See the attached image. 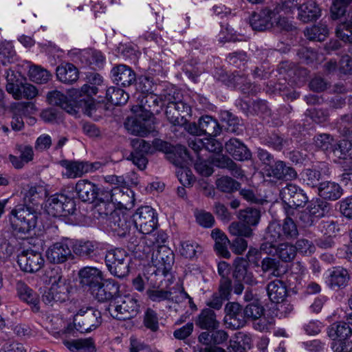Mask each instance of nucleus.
Returning a JSON list of instances; mask_svg holds the SVG:
<instances>
[{"label": "nucleus", "instance_id": "nucleus-1", "mask_svg": "<svg viewBox=\"0 0 352 352\" xmlns=\"http://www.w3.org/2000/svg\"><path fill=\"white\" fill-rule=\"evenodd\" d=\"M250 24L254 30L264 31L272 29L275 33L292 29V24L288 19L276 16V13L268 8L254 12L250 19Z\"/></svg>", "mask_w": 352, "mask_h": 352}, {"label": "nucleus", "instance_id": "nucleus-2", "mask_svg": "<svg viewBox=\"0 0 352 352\" xmlns=\"http://www.w3.org/2000/svg\"><path fill=\"white\" fill-rule=\"evenodd\" d=\"M280 196L283 201V212L286 216L284 220H292L298 212V208L304 207L309 200L304 190L293 184L283 188Z\"/></svg>", "mask_w": 352, "mask_h": 352}, {"label": "nucleus", "instance_id": "nucleus-3", "mask_svg": "<svg viewBox=\"0 0 352 352\" xmlns=\"http://www.w3.org/2000/svg\"><path fill=\"white\" fill-rule=\"evenodd\" d=\"M131 144L133 148H140L144 153H153L154 150L164 152L167 158L175 165H179L181 163L180 160L177 157L182 160L187 155V150L185 146L181 145L173 146L168 142L159 139L155 140L152 146L141 139L133 140Z\"/></svg>", "mask_w": 352, "mask_h": 352}, {"label": "nucleus", "instance_id": "nucleus-4", "mask_svg": "<svg viewBox=\"0 0 352 352\" xmlns=\"http://www.w3.org/2000/svg\"><path fill=\"white\" fill-rule=\"evenodd\" d=\"M142 104L135 105L131 111L135 114L134 117L126 119L124 126L127 131L132 135L137 136H146L154 129V122L153 113L146 110Z\"/></svg>", "mask_w": 352, "mask_h": 352}, {"label": "nucleus", "instance_id": "nucleus-5", "mask_svg": "<svg viewBox=\"0 0 352 352\" xmlns=\"http://www.w3.org/2000/svg\"><path fill=\"white\" fill-rule=\"evenodd\" d=\"M139 310L138 300L130 295H118L105 308L111 317L118 320L131 319L138 314Z\"/></svg>", "mask_w": 352, "mask_h": 352}, {"label": "nucleus", "instance_id": "nucleus-6", "mask_svg": "<svg viewBox=\"0 0 352 352\" xmlns=\"http://www.w3.org/2000/svg\"><path fill=\"white\" fill-rule=\"evenodd\" d=\"M75 211L74 200L63 193L52 195L45 202L43 212L50 217H66Z\"/></svg>", "mask_w": 352, "mask_h": 352}, {"label": "nucleus", "instance_id": "nucleus-7", "mask_svg": "<svg viewBox=\"0 0 352 352\" xmlns=\"http://www.w3.org/2000/svg\"><path fill=\"white\" fill-rule=\"evenodd\" d=\"M327 333L333 340L331 348L335 352L348 351L352 348V341L349 340L352 329L347 322H335L327 327Z\"/></svg>", "mask_w": 352, "mask_h": 352}, {"label": "nucleus", "instance_id": "nucleus-8", "mask_svg": "<svg viewBox=\"0 0 352 352\" xmlns=\"http://www.w3.org/2000/svg\"><path fill=\"white\" fill-rule=\"evenodd\" d=\"M131 259L123 249L116 248L108 251L105 256V263L112 275L119 278L128 276Z\"/></svg>", "mask_w": 352, "mask_h": 352}, {"label": "nucleus", "instance_id": "nucleus-9", "mask_svg": "<svg viewBox=\"0 0 352 352\" xmlns=\"http://www.w3.org/2000/svg\"><path fill=\"white\" fill-rule=\"evenodd\" d=\"M249 266L248 261L242 257L236 258L233 262L232 276L234 280V284L232 289L235 294L240 295L242 294L244 289L243 283L250 285L257 284V280L253 273L249 270Z\"/></svg>", "mask_w": 352, "mask_h": 352}, {"label": "nucleus", "instance_id": "nucleus-10", "mask_svg": "<svg viewBox=\"0 0 352 352\" xmlns=\"http://www.w3.org/2000/svg\"><path fill=\"white\" fill-rule=\"evenodd\" d=\"M73 322L79 332H91L101 324V312L91 307H83L74 315Z\"/></svg>", "mask_w": 352, "mask_h": 352}, {"label": "nucleus", "instance_id": "nucleus-11", "mask_svg": "<svg viewBox=\"0 0 352 352\" xmlns=\"http://www.w3.org/2000/svg\"><path fill=\"white\" fill-rule=\"evenodd\" d=\"M17 263L22 271L35 273L44 266L45 259L41 252L28 249L17 255Z\"/></svg>", "mask_w": 352, "mask_h": 352}, {"label": "nucleus", "instance_id": "nucleus-12", "mask_svg": "<svg viewBox=\"0 0 352 352\" xmlns=\"http://www.w3.org/2000/svg\"><path fill=\"white\" fill-rule=\"evenodd\" d=\"M60 166L65 169L63 175L67 178L74 179L83 175L92 173L100 167L99 162L89 163L84 161H72L64 160L60 162Z\"/></svg>", "mask_w": 352, "mask_h": 352}, {"label": "nucleus", "instance_id": "nucleus-13", "mask_svg": "<svg viewBox=\"0 0 352 352\" xmlns=\"http://www.w3.org/2000/svg\"><path fill=\"white\" fill-rule=\"evenodd\" d=\"M111 182L118 186L111 190L110 197L117 203L125 214L127 205L133 204L135 201L134 193L131 188L122 185L123 179L122 177L112 176Z\"/></svg>", "mask_w": 352, "mask_h": 352}, {"label": "nucleus", "instance_id": "nucleus-14", "mask_svg": "<svg viewBox=\"0 0 352 352\" xmlns=\"http://www.w3.org/2000/svg\"><path fill=\"white\" fill-rule=\"evenodd\" d=\"M166 100L168 101L166 116L168 120L174 124L180 123V118L183 119L188 116H191L192 109L190 105L182 100H176L174 98L171 99L170 94L165 96Z\"/></svg>", "mask_w": 352, "mask_h": 352}, {"label": "nucleus", "instance_id": "nucleus-15", "mask_svg": "<svg viewBox=\"0 0 352 352\" xmlns=\"http://www.w3.org/2000/svg\"><path fill=\"white\" fill-rule=\"evenodd\" d=\"M270 221L269 223L270 239L272 240L296 238L298 230L295 221Z\"/></svg>", "mask_w": 352, "mask_h": 352}, {"label": "nucleus", "instance_id": "nucleus-16", "mask_svg": "<svg viewBox=\"0 0 352 352\" xmlns=\"http://www.w3.org/2000/svg\"><path fill=\"white\" fill-rule=\"evenodd\" d=\"M151 260L157 271L161 272L164 276H166L174 263V253L168 246L159 245L158 248L153 252Z\"/></svg>", "mask_w": 352, "mask_h": 352}, {"label": "nucleus", "instance_id": "nucleus-17", "mask_svg": "<svg viewBox=\"0 0 352 352\" xmlns=\"http://www.w3.org/2000/svg\"><path fill=\"white\" fill-rule=\"evenodd\" d=\"M70 285L66 282H60L51 287L42 296L43 302L53 306L54 303H63L69 299Z\"/></svg>", "mask_w": 352, "mask_h": 352}, {"label": "nucleus", "instance_id": "nucleus-18", "mask_svg": "<svg viewBox=\"0 0 352 352\" xmlns=\"http://www.w3.org/2000/svg\"><path fill=\"white\" fill-rule=\"evenodd\" d=\"M119 284L113 279H107L91 291L92 294L99 302H109V304L116 297L118 296Z\"/></svg>", "mask_w": 352, "mask_h": 352}, {"label": "nucleus", "instance_id": "nucleus-19", "mask_svg": "<svg viewBox=\"0 0 352 352\" xmlns=\"http://www.w3.org/2000/svg\"><path fill=\"white\" fill-rule=\"evenodd\" d=\"M78 276L81 286L91 292L95 289L103 279L102 272L99 269L88 266L79 270Z\"/></svg>", "mask_w": 352, "mask_h": 352}, {"label": "nucleus", "instance_id": "nucleus-20", "mask_svg": "<svg viewBox=\"0 0 352 352\" xmlns=\"http://www.w3.org/2000/svg\"><path fill=\"white\" fill-rule=\"evenodd\" d=\"M47 260L54 264L65 263L72 258V254L69 246L64 241L56 242L50 245L46 251Z\"/></svg>", "mask_w": 352, "mask_h": 352}, {"label": "nucleus", "instance_id": "nucleus-21", "mask_svg": "<svg viewBox=\"0 0 352 352\" xmlns=\"http://www.w3.org/2000/svg\"><path fill=\"white\" fill-rule=\"evenodd\" d=\"M16 295L21 300L30 305L32 311L36 313L40 310L39 297L36 292L25 282L18 280L16 283Z\"/></svg>", "mask_w": 352, "mask_h": 352}, {"label": "nucleus", "instance_id": "nucleus-22", "mask_svg": "<svg viewBox=\"0 0 352 352\" xmlns=\"http://www.w3.org/2000/svg\"><path fill=\"white\" fill-rule=\"evenodd\" d=\"M232 290V287H230L228 280H223L219 284L217 292L213 293L210 298L207 300L208 308L212 310L221 309L223 303L230 300Z\"/></svg>", "mask_w": 352, "mask_h": 352}, {"label": "nucleus", "instance_id": "nucleus-23", "mask_svg": "<svg viewBox=\"0 0 352 352\" xmlns=\"http://www.w3.org/2000/svg\"><path fill=\"white\" fill-rule=\"evenodd\" d=\"M96 210L98 216V219L106 220H121L124 219V213L115 201L111 199L110 201L100 203L96 206Z\"/></svg>", "mask_w": 352, "mask_h": 352}, {"label": "nucleus", "instance_id": "nucleus-24", "mask_svg": "<svg viewBox=\"0 0 352 352\" xmlns=\"http://www.w3.org/2000/svg\"><path fill=\"white\" fill-rule=\"evenodd\" d=\"M135 74L132 69L126 65H118L111 70V80L118 85L127 87L135 80Z\"/></svg>", "mask_w": 352, "mask_h": 352}, {"label": "nucleus", "instance_id": "nucleus-25", "mask_svg": "<svg viewBox=\"0 0 352 352\" xmlns=\"http://www.w3.org/2000/svg\"><path fill=\"white\" fill-rule=\"evenodd\" d=\"M298 19L303 23L316 21L321 16V9L314 0H307L298 5Z\"/></svg>", "mask_w": 352, "mask_h": 352}, {"label": "nucleus", "instance_id": "nucleus-26", "mask_svg": "<svg viewBox=\"0 0 352 352\" xmlns=\"http://www.w3.org/2000/svg\"><path fill=\"white\" fill-rule=\"evenodd\" d=\"M47 100L49 104L60 107L71 115L78 113L76 102L70 100L67 96L59 91H50L47 95Z\"/></svg>", "mask_w": 352, "mask_h": 352}, {"label": "nucleus", "instance_id": "nucleus-27", "mask_svg": "<svg viewBox=\"0 0 352 352\" xmlns=\"http://www.w3.org/2000/svg\"><path fill=\"white\" fill-rule=\"evenodd\" d=\"M194 322L199 329L206 331L217 329L220 325L216 313L210 308L201 309L200 313L195 318Z\"/></svg>", "mask_w": 352, "mask_h": 352}, {"label": "nucleus", "instance_id": "nucleus-28", "mask_svg": "<svg viewBox=\"0 0 352 352\" xmlns=\"http://www.w3.org/2000/svg\"><path fill=\"white\" fill-rule=\"evenodd\" d=\"M225 148L226 151L236 160L245 161L251 157L250 150L238 139H230L226 143Z\"/></svg>", "mask_w": 352, "mask_h": 352}, {"label": "nucleus", "instance_id": "nucleus-29", "mask_svg": "<svg viewBox=\"0 0 352 352\" xmlns=\"http://www.w3.org/2000/svg\"><path fill=\"white\" fill-rule=\"evenodd\" d=\"M318 195L324 199L336 201L343 194V190L336 182L327 181L320 183Z\"/></svg>", "mask_w": 352, "mask_h": 352}, {"label": "nucleus", "instance_id": "nucleus-30", "mask_svg": "<svg viewBox=\"0 0 352 352\" xmlns=\"http://www.w3.org/2000/svg\"><path fill=\"white\" fill-rule=\"evenodd\" d=\"M188 145L196 152L204 148L208 151L214 153L221 151L222 148L221 143L212 138L201 139L195 137L189 141Z\"/></svg>", "mask_w": 352, "mask_h": 352}, {"label": "nucleus", "instance_id": "nucleus-31", "mask_svg": "<svg viewBox=\"0 0 352 352\" xmlns=\"http://www.w3.org/2000/svg\"><path fill=\"white\" fill-rule=\"evenodd\" d=\"M97 190L96 185L87 179L79 180L76 184V193L82 201L94 200L97 197Z\"/></svg>", "mask_w": 352, "mask_h": 352}, {"label": "nucleus", "instance_id": "nucleus-32", "mask_svg": "<svg viewBox=\"0 0 352 352\" xmlns=\"http://www.w3.org/2000/svg\"><path fill=\"white\" fill-rule=\"evenodd\" d=\"M13 234L21 238L25 235L39 234L40 229L36 227V221H11Z\"/></svg>", "mask_w": 352, "mask_h": 352}, {"label": "nucleus", "instance_id": "nucleus-33", "mask_svg": "<svg viewBox=\"0 0 352 352\" xmlns=\"http://www.w3.org/2000/svg\"><path fill=\"white\" fill-rule=\"evenodd\" d=\"M350 278L347 270L343 267H334L330 272L327 282L331 289L345 287Z\"/></svg>", "mask_w": 352, "mask_h": 352}, {"label": "nucleus", "instance_id": "nucleus-34", "mask_svg": "<svg viewBox=\"0 0 352 352\" xmlns=\"http://www.w3.org/2000/svg\"><path fill=\"white\" fill-rule=\"evenodd\" d=\"M266 290L270 300L275 303L283 301L287 295L286 285L280 280H274L269 283Z\"/></svg>", "mask_w": 352, "mask_h": 352}, {"label": "nucleus", "instance_id": "nucleus-35", "mask_svg": "<svg viewBox=\"0 0 352 352\" xmlns=\"http://www.w3.org/2000/svg\"><path fill=\"white\" fill-rule=\"evenodd\" d=\"M41 214L40 209L30 205L25 206L19 204L16 206L10 212V219H16V220H25L30 216L32 217L29 220H36L39 218Z\"/></svg>", "mask_w": 352, "mask_h": 352}, {"label": "nucleus", "instance_id": "nucleus-36", "mask_svg": "<svg viewBox=\"0 0 352 352\" xmlns=\"http://www.w3.org/2000/svg\"><path fill=\"white\" fill-rule=\"evenodd\" d=\"M34 104L30 102H19L14 104L12 107L13 117L11 122V126L13 130L20 131L23 128L24 123L22 116H25L28 108L32 109Z\"/></svg>", "mask_w": 352, "mask_h": 352}, {"label": "nucleus", "instance_id": "nucleus-37", "mask_svg": "<svg viewBox=\"0 0 352 352\" xmlns=\"http://www.w3.org/2000/svg\"><path fill=\"white\" fill-rule=\"evenodd\" d=\"M56 76L64 83H72L78 80V72L73 64L63 63L56 68Z\"/></svg>", "mask_w": 352, "mask_h": 352}, {"label": "nucleus", "instance_id": "nucleus-38", "mask_svg": "<svg viewBox=\"0 0 352 352\" xmlns=\"http://www.w3.org/2000/svg\"><path fill=\"white\" fill-rule=\"evenodd\" d=\"M64 345L72 352H94L96 351L92 338L63 340Z\"/></svg>", "mask_w": 352, "mask_h": 352}, {"label": "nucleus", "instance_id": "nucleus-39", "mask_svg": "<svg viewBox=\"0 0 352 352\" xmlns=\"http://www.w3.org/2000/svg\"><path fill=\"white\" fill-rule=\"evenodd\" d=\"M199 125L201 127V133L208 134L210 138H214L221 131V128L217 120L210 116H201L199 120Z\"/></svg>", "mask_w": 352, "mask_h": 352}, {"label": "nucleus", "instance_id": "nucleus-40", "mask_svg": "<svg viewBox=\"0 0 352 352\" xmlns=\"http://www.w3.org/2000/svg\"><path fill=\"white\" fill-rule=\"evenodd\" d=\"M6 90L12 94L14 98L20 96L18 89L23 84L22 76L19 72H15L13 70H8L6 72Z\"/></svg>", "mask_w": 352, "mask_h": 352}, {"label": "nucleus", "instance_id": "nucleus-41", "mask_svg": "<svg viewBox=\"0 0 352 352\" xmlns=\"http://www.w3.org/2000/svg\"><path fill=\"white\" fill-rule=\"evenodd\" d=\"M261 267L264 273H270L276 277H280L285 272L280 261L275 258H264L261 261Z\"/></svg>", "mask_w": 352, "mask_h": 352}, {"label": "nucleus", "instance_id": "nucleus-42", "mask_svg": "<svg viewBox=\"0 0 352 352\" xmlns=\"http://www.w3.org/2000/svg\"><path fill=\"white\" fill-rule=\"evenodd\" d=\"M305 36L309 40L322 41L329 34V30L327 26L322 23L313 25L310 28H307L305 30Z\"/></svg>", "mask_w": 352, "mask_h": 352}, {"label": "nucleus", "instance_id": "nucleus-43", "mask_svg": "<svg viewBox=\"0 0 352 352\" xmlns=\"http://www.w3.org/2000/svg\"><path fill=\"white\" fill-rule=\"evenodd\" d=\"M106 98L109 102L115 105L124 104L129 98V96L123 89L111 87L106 92Z\"/></svg>", "mask_w": 352, "mask_h": 352}, {"label": "nucleus", "instance_id": "nucleus-44", "mask_svg": "<svg viewBox=\"0 0 352 352\" xmlns=\"http://www.w3.org/2000/svg\"><path fill=\"white\" fill-rule=\"evenodd\" d=\"M338 160L350 161L352 160V142L343 140L336 144L332 151Z\"/></svg>", "mask_w": 352, "mask_h": 352}, {"label": "nucleus", "instance_id": "nucleus-45", "mask_svg": "<svg viewBox=\"0 0 352 352\" xmlns=\"http://www.w3.org/2000/svg\"><path fill=\"white\" fill-rule=\"evenodd\" d=\"M188 157V155L182 160L180 157H177V159L180 160L181 163L179 165H175L177 167L176 171L177 177L180 183L184 186H190L195 179L191 170L184 166V162Z\"/></svg>", "mask_w": 352, "mask_h": 352}, {"label": "nucleus", "instance_id": "nucleus-46", "mask_svg": "<svg viewBox=\"0 0 352 352\" xmlns=\"http://www.w3.org/2000/svg\"><path fill=\"white\" fill-rule=\"evenodd\" d=\"M215 184L219 191L226 193H232L240 187L239 182L228 176L220 177L216 180Z\"/></svg>", "mask_w": 352, "mask_h": 352}, {"label": "nucleus", "instance_id": "nucleus-47", "mask_svg": "<svg viewBox=\"0 0 352 352\" xmlns=\"http://www.w3.org/2000/svg\"><path fill=\"white\" fill-rule=\"evenodd\" d=\"M96 248L97 243L90 241H76L73 245L74 252L82 257L89 256Z\"/></svg>", "mask_w": 352, "mask_h": 352}, {"label": "nucleus", "instance_id": "nucleus-48", "mask_svg": "<svg viewBox=\"0 0 352 352\" xmlns=\"http://www.w3.org/2000/svg\"><path fill=\"white\" fill-rule=\"evenodd\" d=\"M309 213L314 218L328 217L330 213V206L323 201L317 200L311 203L309 206Z\"/></svg>", "mask_w": 352, "mask_h": 352}, {"label": "nucleus", "instance_id": "nucleus-49", "mask_svg": "<svg viewBox=\"0 0 352 352\" xmlns=\"http://www.w3.org/2000/svg\"><path fill=\"white\" fill-rule=\"evenodd\" d=\"M276 254L282 261L291 262L296 257V248L288 243H281L276 249Z\"/></svg>", "mask_w": 352, "mask_h": 352}, {"label": "nucleus", "instance_id": "nucleus-50", "mask_svg": "<svg viewBox=\"0 0 352 352\" xmlns=\"http://www.w3.org/2000/svg\"><path fill=\"white\" fill-rule=\"evenodd\" d=\"M232 235L248 237L252 235V230L249 221H233L229 226Z\"/></svg>", "mask_w": 352, "mask_h": 352}, {"label": "nucleus", "instance_id": "nucleus-51", "mask_svg": "<svg viewBox=\"0 0 352 352\" xmlns=\"http://www.w3.org/2000/svg\"><path fill=\"white\" fill-rule=\"evenodd\" d=\"M298 6V0H282L280 3H278L276 7L272 10L276 13V16H280L281 18L286 17L283 16V14H292L296 8Z\"/></svg>", "mask_w": 352, "mask_h": 352}, {"label": "nucleus", "instance_id": "nucleus-52", "mask_svg": "<svg viewBox=\"0 0 352 352\" xmlns=\"http://www.w3.org/2000/svg\"><path fill=\"white\" fill-rule=\"evenodd\" d=\"M109 231L114 235L124 236L129 232L131 226L137 221H107Z\"/></svg>", "mask_w": 352, "mask_h": 352}, {"label": "nucleus", "instance_id": "nucleus-53", "mask_svg": "<svg viewBox=\"0 0 352 352\" xmlns=\"http://www.w3.org/2000/svg\"><path fill=\"white\" fill-rule=\"evenodd\" d=\"M30 80L36 83L47 82L50 78V74L45 69L38 66H32L29 69Z\"/></svg>", "mask_w": 352, "mask_h": 352}, {"label": "nucleus", "instance_id": "nucleus-54", "mask_svg": "<svg viewBox=\"0 0 352 352\" xmlns=\"http://www.w3.org/2000/svg\"><path fill=\"white\" fill-rule=\"evenodd\" d=\"M264 311L263 307L257 302L249 303L243 309L245 316H246L248 320L251 321L263 316Z\"/></svg>", "mask_w": 352, "mask_h": 352}, {"label": "nucleus", "instance_id": "nucleus-55", "mask_svg": "<svg viewBox=\"0 0 352 352\" xmlns=\"http://www.w3.org/2000/svg\"><path fill=\"white\" fill-rule=\"evenodd\" d=\"M316 146L326 152H332L336 144L333 137L327 133L317 135L315 138Z\"/></svg>", "mask_w": 352, "mask_h": 352}, {"label": "nucleus", "instance_id": "nucleus-56", "mask_svg": "<svg viewBox=\"0 0 352 352\" xmlns=\"http://www.w3.org/2000/svg\"><path fill=\"white\" fill-rule=\"evenodd\" d=\"M351 1L352 0H334L330 9L331 18L336 20L342 16Z\"/></svg>", "mask_w": 352, "mask_h": 352}, {"label": "nucleus", "instance_id": "nucleus-57", "mask_svg": "<svg viewBox=\"0 0 352 352\" xmlns=\"http://www.w3.org/2000/svg\"><path fill=\"white\" fill-rule=\"evenodd\" d=\"M302 177L307 185L311 187H316L320 184L321 173L318 170L307 168L302 172Z\"/></svg>", "mask_w": 352, "mask_h": 352}, {"label": "nucleus", "instance_id": "nucleus-58", "mask_svg": "<svg viewBox=\"0 0 352 352\" xmlns=\"http://www.w3.org/2000/svg\"><path fill=\"white\" fill-rule=\"evenodd\" d=\"M45 281L49 282L51 285L57 284L60 282H66V279L63 277L61 269L58 266H54L49 268L45 272Z\"/></svg>", "mask_w": 352, "mask_h": 352}, {"label": "nucleus", "instance_id": "nucleus-59", "mask_svg": "<svg viewBox=\"0 0 352 352\" xmlns=\"http://www.w3.org/2000/svg\"><path fill=\"white\" fill-rule=\"evenodd\" d=\"M211 157L213 166L220 168H227L230 170H235L236 164L228 157L223 155H213Z\"/></svg>", "mask_w": 352, "mask_h": 352}, {"label": "nucleus", "instance_id": "nucleus-60", "mask_svg": "<svg viewBox=\"0 0 352 352\" xmlns=\"http://www.w3.org/2000/svg\"><path fill=\"white\" fill-rule=\"evenodd\" d=\"M144 324L152 331H157L159 329L157 314L151 308H148L144 314Z\"/></svg>", "mask_w": 352, "mask_h": 352}, {"label": "nucleus", "instance_id": "nucleus-61", "mask_svg": "<svg viewBox=\"0 0 352 352\" xmlns=\"http://www.w3.org/2000/svg\"><path fill=\"white\" fill-rule=\"evenodd\" d=\"M133 219L157 220V214L155 210L149 206H141L133 214Z\"/></svg>", "mask_w": 352, "mask_h": 352}, {"label": "nucleus", "instance_id": "nucleus-62", "mask_svg": "<svg viewBox=\"0 0 352 352\" xmlns=\"http://www.w3.org/2000/svg\"><path fill=\"white\" fill-rule=\"evenodd\" d=\"M199 245L193 241H186L181 242V249L179 250L182 256L186 258H192L196 253L200 250Z\"/></svg>", "mask_w": 352, "mask_h": 352}, {"label": "nucleus", "instance_id": "nucleus-63", "mask_svg": "<svg viewBox=\"0 0 352 352\" xmlns=\"http://www.w3.org/2000/svg\"><path fill=\"white\" fill-rule=\"evenodd\" d=\"M146 294L148 298L153 302H160L168 301L169 297L173 294V292L163 289H148Z\"/></svg>", "mask_w": 352, "mask_h": 352}, {"label": "nucleus", "instance_id": "nucleus-64", "mask_svg": "<svg viewBox=\"0 0 352 352\" xmlns=\"http://www.w3.org/2000/svg\"><path fill=\"white\" fill-rule=\"evenodd\" d=\"M15 56V51L10 43H6L0 47V60L3 65L12 63Z\"/></svg>", "mask_w": 352, "mask_h": 352}]
</instances>
